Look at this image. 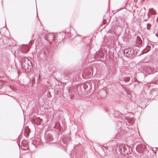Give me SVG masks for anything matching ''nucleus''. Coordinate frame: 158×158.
Masks as SVG:
<instances>
[{
  "label": "nucleus",
  "mask_w": 158,
  "mask_h": 158,
  "mask_svg": "<svg viewBox=\"0 0 158 158\" xmlns=\"http://www.w3.org/2000/svg\"><path fill=\"white\" fill-rule=\"evenodd\" d=\"M124 54L127 57H130L132 55L131 49L130 48H127L124 50Z\"/></svg>",
  "instance_id": "obj_1"
},
{
  "label": "nucleus",
  "mask_w": 158,
  "mask_h": 158,
  "mask_svg": "<svg viewBox=\"0 0 158 158\" xmlns=\"http://www.w3.org/2000/svg\"><path fill=\"white\" fill-rule=\"evenodd\" d=\"M150 13L152 15H154L155 14V12L152 10H150Z\"/></svg>",
  "instance_id": "obj_2"
},
{
  "label": "nucleus",
  "mask_w": 158,
  "mask_h": 158,
  "mask_svg": "<svg viewBox=\"0 0 158 158\" xmlns=\"http://www.w3.org/2000/svg\"><path fill=\"white\" fill-rule=\"evenodd\" d=\"M106 20H104L103 21V23L104 24H106Z\"/></svg>",
  "instance_id": "obj_3"
},
{
  "label": "nucleus",
  "mask_w": 158,
  "mask_h": 158,
  "mask_svg": "<svg viewBox=\"0 0 158 158\" xmlns=\"http://www.w3.org/2000/svg\"><path fill=\"white\" fill-rule=\"evenodd\" d=\"M130 96H131V95H128V97H129Z\"/></svg>",
  "instance_id": "obj_4"
},
{
  "label": "nucleus",
  "mask_w": 158,
  "mask_h": 158,
  "mask_svg": "<svg viewBox=\"0 0 158 158\" xmlns=\"http://www.w3.org/2000/svg\"><path fill=\"white\" fill-rule=\"evenodd\" d=\"M130 96H131V95H128V97H129Z\"/></svg>",
  "instance_id": "obj_5"
},
{
  "label": "nucleus",
  "mask_w": 158,
  "mask_h": 158,
  "mask_svg": "<svg viewBox=\"0 0 158 158\" xmlns=\"http://www.w3.org/2000/svg\"><path fill=\"white\" fill-rule=\"evenodd\" d=\"M130 96H131V95H128V97H129Z\"/></svg>",
  "instance_id": "obj_6"
},
{
  "label": "nucleus",
  "mask_w": 158,
  "mask_h": 158,
  "mask_svg": "<svg viewBox=\"0 0 158 158\" xmlns=\"http://www.w3.org/2000/svg\"><path fill=\"white\" fill-rule=\"evenodd\" d=\"M40 78V76H39V78Z\"/></svg>",
  "instance_id": "obj_7"
}]
</instances>
